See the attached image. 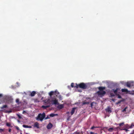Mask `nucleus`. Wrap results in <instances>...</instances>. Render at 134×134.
Wrapping results in <instances>:
<instances>
[{"label":"nucleus","mask_w":134,"mask_h":134,"mask_svg":"<svg viewBox=\"0 0 134 134\" xmlns=\"http://www.w3.org/2000/svg\"><path fill=\"white\" fill-rule=\"evenodd\" d=\"M6 125L8 127H12V126L11 125V124L10 123L7 122L6 123Z\"/></svg>","instance_id":"f3484780"},{"label":"nucleus","mask_w":134,"mask_h":134,"mask_svg":"<svg viewBox=\"0 0 134 134\" xmlns=\"http://www.w3.org/2000/svg\"><path fill=\"white\" fill-rule=\"evenodd\" d=\"M106 92L104 91H99L97 92L98 96H103L106 94Z\"/></svg>","instance_id":"7ed1b4c3"},{"label":"nucleus","mask_w":134,"mask_h":134,"mask_svg":"<svg viewBox=\"0 0 134 134\" xmlns=\"http://www.w3.org/2000/svg\"><path fill=\"white\" fill-rule=\"evenodd\" d=\"M124 124V122H122V123H121L119 124V126H121L122 125H123Z\"/></svg>","instance_id":"a878e982"},{"label":"nucleus","mask_w":134,"mask_h":134,"mask_svg":"<svg viewBox=\"0 0 134 134\" xmlns=\"http://www.w3.org/2000/svg\"><path fill=\"white\" fill-rule=\"evenodd\" d=\"M123 130H125L126 132L127 131H128V130L126 129H123Z\"/></svg>","instance_id":"c9c22d12"},{"label":"nucleus","mask_w":134,"mask_h":134,"mask_svg":"<svg viewBox=\"0 0 134 134\" xmlns=\"http://www.w3.org/2000/svg\"><path fill=\"white\" fill-rule=\"evenodd\" d=\"M98 89L99 91H103L104 90H105V87H102L100 86L98 87Z\"/></svg>","instance_id":"9b49d317"},{"label":"nucleus","mask_w":134,"mask_h":134,"mask_svg":"<svg viewBox=\"0 0 134 134\" xmlns=\"http://www.w3.org/2000/svg\"><path fill=\"white\" fill-rule=\"evenodd\" d=\"M89 104V102H83L82 103V104L83 105H84L85 104Z\"/></svg>","instance_id":"5701e85b"},{"label":"nucleus","mask_w":134,"mask_h":134,"mask_svg":"<svg viewBox=\"0 0 134 134\" xmlns=\"http://www.w3.org/2000/svg\"><path fill=\"white\" fill-rule=\"evenodd\" d=\"M98 127H94V126H93L91 128V129H92V130H93V129L94 128H97Z\"/></svg>","instance_id":"c756f323"},{"label":"nucleus","mask_w":134,"mask_h":134,"mask_svg":"<svg viewBox=\"0 0 134 134\" xmlns=\"http://www.w3.org/2000/svg\"><path fill=\"white\" fill-rule=\"evenodd\" d=\"M132 94H134V91H132Z\"/></svg>","instance_id":"a19ab883"},{"label":"nucleus","mask_w":134,"mask_h":134,"mask_svg":"<svg viewBox=\"0 0 134 134\" xmlns=\"http://www.w3.org/2000/svg\"><path fill=\"white\" fill-rule=\"evenodd\" d=\"M105 110L107 112H108L109 113H110L111 112V108L109 107H108Z\"/></svg>","instance_id":"0eeeda50"},{"label":"nucleus","mask_w":134,"mask_h":134,"mask_svg":"<svg viewBox=\"0 0 134 134\" xmlns=\"http://www.w3.org/2000/svg\"><path fill=\"white\" fill-rule=\"evenodd\" d=\"M114 130V129L112 127L109 128L108 129V131L110 132L113 131Z\"/></svg>","instance_id":"412c9836"},{"label":"nucleus","mask_w":134,"mask_h":134,"mask_svg":"<svg viewBox=\"0 0 134 134\" xmlns=\"http://www.w3.org/2000/svg\"><path fill=\"white\" fill-rule=\"evenodd\" d=\"M76 109V107H74L72 108L71 112V115H72L73 114L75 111V110Z\"/></svg>","instance_id":"1a4fd4ad"},{"label":"nucleus","mask_w":134,"mask_h":134,"mask_svg":"<svg viewBox=\"0 0 134 134\" xmlns=\"http://www.w3.org/2000/svg\"><path fill=\"white\" fill-rule=\"evenodd\" d=\"M70 116L68 117V118H67V120L69 121V119H70Z\"/></svg>","instance_id":"58836bf2"},{"label":"nucleus","mask_w":134,"mask_h":134,"mask_svg":"<svg viewBox=\"0 0 134 134\" xmlns=\"http://www.w3.org/2000/svg\"><path fill=\"white\" fill-rule=\"evenodd\" d=\"M16 102L18 103H19V100L18 99H16Z\"/></svg>","instance_id":"bb28decb"},{"label":"nucleus","mask_w":134,"mask_h":134,"mask_svg":"<svg viewBox=\"0 0 134 134\" xmlns=\"http://www.w3.org/2000/svg\"><path fill=\"white\" fill-rule=\"evenodd\" d=\"M34 127H36L37 129L39 128V124L37 122H35L34 124Z\"/></svg>","instance_id":"9d476101"},{"label":"nucleus","mask_w":134,"mask_h":134,"mask_svg":"<svg viewBox=\"0 0 134 134\" xmlns=\"http://www.w3.org/2000/svg\"><path fill=\"white\" fill-rule=\"evenodd\" d=\"M59 93V92H58V94Z\"/></svg>","instance_id":"a18cd8bd"},{"label":"nucleus","mask_w":134,"mask_h":134,"mask_svg":"<svg viewBox=\"0 0 134 134\" xmlns=\"http://www.w3.org/2000/svg\"><path fill=\"white\" fill-rule=\"evenodd\" d=\"M57 114H54L53 113L49 115V116L51 117H53L56 115H57Z\"/></svg>","instance_id":"aec40b11"},{"label":"nucleus","mask_w":134,"mask_h":134,"mask_svg":"<svg viewBox=\"0 0 134 134\" xmlns=\"http://www.w3.org/2000/svg\"><path fill=\"white\" fill-rule=\"evenodd\" d=\"M69 112H67V114H69Z\"/></svg>","instance_id":"c03bdc74"},{"label":"nucleus","mask_w":134,"mask_h":134,"mask_svg":"<svg viewBox=\"0 0 134 134\" xmlns=\"http://www.w3.org/2000/svg\"><path fill=\"white\" fill-rule=\"evenodd\" d=\"M119 89L118 88H116V90H114V89H113L111 91L114 92V93L115 94H117V92L118 91Z\"/></svg>","instance_id":"4468645a"},{"label":"nucleus","mask_w":134,"mask_h":134,"mask_svg":"<svg viewBox=\"0 0 134 134\" xmlns=\"http://www.w3.org/2000/svg\"><path fill=\"white\" fill-rule=\"evenodd\" d=\"M74 83H71V86L72 87H76V86H74Z\"/></svg>","instance_id":"393cba45"},{"label":"nucleus","mask_w":134,"mask_h":134,"mask_svg":"<svg viewBox=\"0 0 134 134\" xmlns=\"http://www.w3.org/2000/svg\"><path fill=\"white\" fill-rule=\"evenodd\" d=\"M127 107H126L125 108L122 110V112H126V109H127Z\"/></svg>","instance_id":"b1692460"},{"label":"nucleus","mask_w":134,"mask_h":134,"mask_svg":"<svg viewBox=\"0 0 134 134\" xmlns=\"http://www.w3.org/2000/svg\"><path fill=\"white\" fill-rule=\"evenodd\" d=\"M126 86L129 87H131L133 86V83L131 82H127L126 83Z\"/></svg>","instance_id":"20e7f679"},{"label":"nucleus","mask_w":134,"mask_h":134,"mask_svg":"<svg viewBox=\"0 0 134 134\" xmlns=\"http://www.w3.org/2000/svg\"><path fill=\"white\" fill-rule=\"evenodd\" d=\"M57 92V91H51L50 92V93H49V96L51 97L52 96L54 93H56Z\"/></svg>","instance_id":"ddd939ff"},{"label":"nucleus","mask_w":134,"mask_h":134,"mask_svg":"<svg viewBox=\"0 0 134 134\" xmlns=\"http://www.w3.org/2000/svg\"><path fill=\"white\" fill-rule=\"evenodd\" d=\"M91 107L93 105L92 103H91Z\"/></svg>","instance_id":"37998d69"},{"label":"nucleus","mask_w":134,"mask_h":134,"mask_svg":"<svg viewBox=\"0 0 134 134\" xmlns=\"http://www.w3.org/2000/svg\"><path fill=\"white\" fill-rule=\"evenodd\" d=\"M115 100V99H112V100L113 101H114Z\"/></svg>","instance_id":"79ce46f5"},{"label":"nucleus","mask_w":134,"mask_h":134,"mask_svg":"<svg viewBox=\"0 0 134 134\" xmlns=\"http://www.w3.org/2000/svg\"><path fill=\"white\" fill-rule=\"evenodd\" d=\"M7 107V105H4L2 107H1V108L2 109H3L4 108H6Z\"/></svg>","instance_id":"4be33fe9"},{"label":"nucleus","mask_w":134,"mask_h":134,"mask_svg":"<svg viewBox=\"0 0 134 134\" xmlns=\"http://www.w3.org/2000/svg\"><path fill=\"white\" fill-rule=\"evenodd\" d=\"M124 101H125V99H123L122 100L119 101L117 102H116V104L117 105H118L121 102H124Z\"/></svg>","instance_id":"2eb2a0df"},{"label":"nucleus","mask_w":134,"mask_h":134,"mask_svg":"<svg viewBox=\"0 0 134 134\" xmlns=\"http://www.w3.org/2000/svg\"><path fill=\"white\" fill-rule=\"evenodd\" d=\"M76 88H77L79 87L83 89H86L87 88V86L83 83H81L79 85H77L76 83Z\"/></svg>","instance_id":"f03ea898"},{"label":"nucleus","mask_w":134,"mask_h":134,"mask_svg":"<svg viewBox=\"0 0 134 134\" xmlns=\"http://www.w3.org/2000/svg\"><path fill=\"white\" fill-rule=\"evenodd\" d=\"M118 98H121V96L119 94H118Z\"/></svg>","instance_id":"72a5a7b5"},{"label":"nucleus","mask_w":134,"mask_h":134,"mask_svg":"<svg viewBox=\"0 0 134 134\" xmlns=\"http://www.w3.org/2000/svg\"><path fill=\"white\" fill-rule=\"evenodd\" d=\"M23 127L25 128H31L32 127V126H29L27 125H23Z\"/></svg>","instance_id":"dca6fc26"},{"label":"nucleus","mask_w":134,"mask_h":134,"mask_svg":"<svg viewBox=\"0 0 134 134\" xmlns=\"http://www.w3.org/2000/svg\"><path fill=\"white\" fill-rule=\"evenodd\" d=\"M34 100L35 102H39V101L38 100V99H34Z\"/></svg>","instance_id":"cd10ccee"},{"label":"nucleus","mask_w":134,"mask_h":134,"mask_svg":"<svg viewBox=\"0 0 134 134\" xmlns=\"http://www.w3.org/2000/svg\"><path fill=\"white\" fill-rule=\"evenodd\" d=\"M75 134H80V133L79 132H76L75 133Z\"/></svg>","instance_id":"e433bc0d"},{"label":"nucleus","mask_w":134,"mask_h":134,"mask_svg":"<svg viewBox=\"0 0 134 134\" xmlns=\"http://www.w3.org/2000/svg\"><path fill=\"white\" fill-rule=\"evenodd\" d=\"M15 127V128H16V129L17 130H19V127L18 126H16Z\"/></svg>","instance_id":"473e14b6"},{"label":"nucleus","mask_w":134,"mask_h":134,"mask_svg":"<svg viewBox=\"0 0 134 134\" xmlns=\"http://www.w3.org/2000/svg\"><path fill=\"white\" fill-rule=\"evenodd\" d=\"M3 131H4L3 129H0V132H3Z\"/></svg>","instance_id":"2f4dec72"},{"label":"nucleus","mask_w":134,"mask_h":134,"mask_svg":"<svg viewBox=\"0 0 134 134\" xmlns=\"http://www.w3.org/2000/svg\"><path fill=\"white\" fill-rule=\"evenodd\" d=\"M50 105H47V106H44L42 105V108L44 109H46L47 108H48L49 107Z\"/></svg>","instance_id":"a211bd4d"},{"label":"nucleus","mask_w":134,"mask_h":134,"mask_svg":"<svg viewBox=\"0 0 134 134\" xmlns=\"http://www.w3.org/2000/svg\"><path fill=\"white\" fill-rule=\"evenodd\" d=\"M121 91L122 92H128L127 89H121Z\"/></svg>","instance_id":"6ab92c4d"},{"label":"nucleus","mask_w":134,"mask_h":134,"mask_svg":"<svg viewBox=\"0 0 134 134\" xmlns=\"http://www.w3.org/2000/svg\"><path fill=\"white\" fill-rule=\"evenodd\" d=\"M11 130H11V129H9V131H9V132H11Z\"/></svg>","instance_id":"4c0bfd02"},{"label":"nucleus","mask_w":134,"mask_h":134,"mask_svg":"<svg viewBox=\"0 0 134 134\" xmlns=\"http://www.w3.org/2000/svg\"><path fill=\"white\" fill-rule=\"evenodd\" d=\"M64 107V105L63 104H60L58 105L57 108L59 109H63Z\"/></svg>","instance_id":"6e6552de"},{"label":"nucleus","mask_w":134,"mask_h":134,"mask_svg":"<svg viewBox=\"0 0 134 134\" xmlns=\"http://www.w3.org/2000/svg\"><path fill=\"white\" fill-rule=\"evenodd\" d=\"M46 116L45 113L43 112L42 113L39 114L36 117V119L38 121H42L45 118Z\"/></svg>","instance_id":"f257e3e1"},{"label":"nucleus","mask_w":134,"mask_h":134,"mask_svg":"<svg viewBox=\"0 0 134 134\" xmlns=\"http://www.w3.org/2000/svg\"><path fill=\"white\" fill-rule=\"evenodd\" d=\"M36 94V92L34 91H32L30 95L31 97H33L35 96V95Z\"/></svg>","instance_id":"f8f14e48"},{"label":"nucleus","mask_w":134,"mask_h":134,"mask_svg":"<svg viewBox=\"0 0 134 134\" xmlns=\"http://www.w3.org/2000/svg\"><path fill=\"white\" fill-rule=\"evenodd\" d=\"M18 117H19V118L20 119H21V116H20V115H19V114H18Z\"/></svg>","instance_id":"f704fd0d"},{"label":"nucleus","mask_w":134,"mask_h":134,"mask_svg":"<svg viewBox=\"0 0 134 134\" xmlns=\"http://www.w3.org/2000/svg\"><path fill=\"white\" fill-rule=\"evenodd\" d=\"M52 104H54L55 105H57V104H59V103L58 102V100H57L56 99H55L54 100H52Z\"/></svg>","instance_id":"423d86ee"},{"label":"nucleus","mask_w":134,"mask_h":134,"mask_svg":"<svg viewBox=\"0 0 134 134\" xmlns=\"http://www.w3.org/2000/svg\"><path fill=\"white\" fill-rule=\"evenodd\" d=\"M53 126L52 124L50 123L47 126V128L48 129H49L53 127Z\"/></svg>","instance_id":"39448f33"},{"label":"nucleus","mask_w":134,"mask_h":134,"mask_svg":"<svg viewBox=\"0 0 134 134\" xmlns=\"http://www.w3.org/2000/svg\"><path fill=\"white\" fill-rule=\"evenodd\" d=\"M12 112V111H10V112Z\"/></svg>","instance_id":"49530a36"},{"label":"nucleus","mask_w":134,"mask_h":134,"mask_svg":"<svg viewBox=\"0 0 134 134\" xmlns=\"http://www.w3.org/2000/svg\"><path fill=\"white\" fill-rule=\"evenodd\" d=\"M110 95L111 96H114L115 94L113 93H111L110 94Z\"/></svg>","instance_id":"c85d7f7f"},{"label":"nucleus","mask_w":134,"mask_h":134,"mask_svg":"<svg viewBox=\"0 0 134 134\" xmlns=\"http://www.w3.org/2000/svg\"><path fill=\"white\" fill-rule=\"evenodd\" d=\"M50 119V118L48 116H47V117L45 118V120H47L48 119Z\"/></svg>","instance_id":"7c9ffc66"},{"label":"nucleus","mask_w":134,"mask_h":134,"mask_svg":"<svg viewBox=\"0 0 134 134\" xmlns=\"http://www.w3.org/2000/svg\"><path fill=\"white\" fill-rule=\"evenodd\" d=\"M2 97V94H0V98Z\"/></svg>","instance_id":"ea45409f"}]
</instances>
